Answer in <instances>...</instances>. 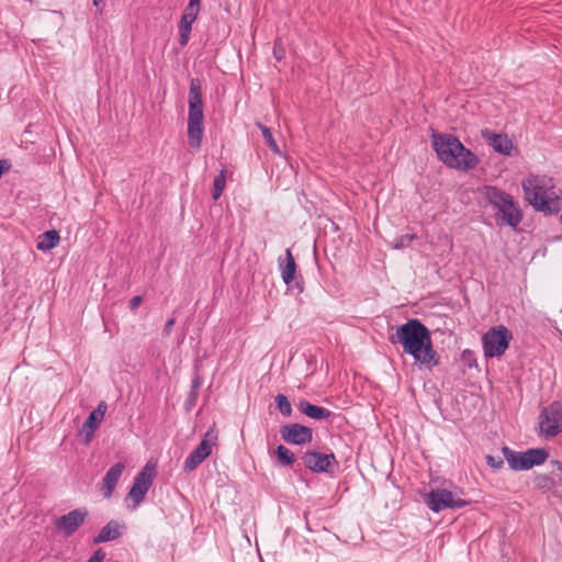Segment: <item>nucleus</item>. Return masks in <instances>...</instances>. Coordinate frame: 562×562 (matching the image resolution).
<instances>
[{"mask_svg": "<svg viewBox=\"0 0 562 562\" xmlns=\"http://www.w3.org/2000/svg\"><path fill=\"white\" fill-rule=\"evenodd\" d=\"M106 408L105 402H100L97 408L89 414L81 428V432L85 435V443H89L92 440L95 430L104 418Z\"/></svg>", "mask_w": 562, "mask_h": 562, "instance_id": "17", "label": "nucleus"}, {"mask_svg": "<svg viewBox=\"0 0 562 562\" xmlns=\"http://www.w3.org/2000/svg\"><path fill=\"white\" fill-rule=\"evenodd\" d=\"M512 331L505 325L490 328L482 337L483 352L486 358L501 357L509 347Z\"/></svg>", "mask_w": 562, "mask_h": 562, "instance_id": "7", "label": "nucleus"}, {"mask_svg": "<svg viewBox=\"0 0 562 562\" xmlns=\"http://www.w3.org/2000/svg\"><path fill=\"white\" fill-rule=\"evenodd\" d=\"M257 126L259 127V130L261 131V134H262V137L266 142V144L269 146V148L274 153V154H278L280 155L281 154V150L277 144V142L274 140L273 138V135L270 131L269 127H267L266 125L261 124V123H257Z\"/></svg>", "mask_w": 562, "mask_h": 562, "instance_id": "26", "label": "nucleus"}, {"mask_svg": "<svg viewBox=\"0 0 562 562\" xmlns=\"http://www.w3.org/2000/svg\"><path fill=\"white\" fill-rule=\"evenodd\" d=\"M203 102L202 88L198 78L190 81L189 88V115H188V144L193 149H199L203 138Z\"/></svg>", "mask_w": 562, "mask_h": 562, "instance_id": "5", "label": "nucleus"}, {"mask_svg": "<svg viewBox=\"0 0 562 562\" xmlns=\"http://www.w3.org/2000/svg\"><path fill=\"white\" fill-rule=\"evenodd\" d=\"M502 453L509 468L514 471H527L536 465L543 464L549 458V452L544 448H531L524 452L514 451L507 446L502 448Z\"/></svg>", "mask_w": 562, "mask_h": 562, "instance_id": "6", "label": "nucleus"}, {"mask_svg": "<svg viewBox=\"0 0 562 562\" xmlns=\"http://www.w3.org/2000/svg\"><path fill=\"white\" fill-rule=\"evenodd\" d=\"M175 323H176V318H170V319L165 324V327H164V330H162V333H164V335H165V336H169V335H170V333H171V330H172V327H173Z\"/></svg>", "mask_w": 562, "mask_h": 562, "instance_id": "36", "label": "nucleus"}, {"mask_svg": "<svg viewBox=\"0 0 562 562\" xmlns=\"http://www.w3.org/2000/svg\"><path fill=\"white\" fill-rule=\"evenodd\" d=\"M142 301H143V297L140 295H136V296L132 297L130 301V308L132 311H135L140 305Z\"/></svg>", "mask_w": 562, "mask_h": 562, "instance_id": "35", "label": "nucleus"}, {"mask_svg": "<svg viewBox=\"0 0 562 562\" xmlns=\"http://www.w3.org/2000/svg\"><path fill=\"white\" fill-rule=\"evenodd\" d=\"M482 193L487 204L495 211V222L498 226L516 228L520 224L524 214L512 194L495 186H484Z\"/></svg>", "mask_w": 562, "mask_h": 562, "instance_id": "4", "label": "nucleus"}, {"mask_svg": "<svg viewBox=\"0 0 562 562\" xmlns=\"http://www.w3.org/2000/svg\"><path fill=\"white\" fill-rule=\"evenodd\" d=\"M297 407L304 415L315 420L327 419L333 414L329 409L314 405L306 400H302Z\"/></svg>", "mask_w": 562, "mask_h": 562, "instance_id": "21", "label": "nucleus"}, {"mask_svg": "<svg viewBox=\"0 0 562 562\" xmlns=\"http://www.w3.org/2000/svg\"><path fill=\"white\" fill-rule=\"evenodd\" d=\"M425 503L434 513H440L445 509H460L469 505V502L457 497L456 494L446 488L431 490L426 495Z\"/></svg>", "mask_w": 562, "mask_h": 562, "instance_id": "9", "label": "nucleus"}, {"mask_svg": "<svg viewBox=\"0 0 562 562\" xmlns=\"http://www.w3.org/2000/svg\"><path fill=\"white\" fill-rule=\"evenodd\" d=\"M277 408L284 417H290L292 414V406L289 398L284 394H278L274 397Z\"/></svg>", "mask_w": 562, "mask_h": 562, "instance_id": "27", "label": "nucleus"}, {"mask_svg": "<svg viewBox=\"0 0 562 562\" xmlns=\"http://www.w3.org/2000/svg\"><path fill=\"white\" fill-rule=\"evenodd\" d=\"M274 453H276L278 463L282 467L293 465L296 460L295 454L283 445H279L277 447Z\"/></svg>", "mask_w": 562, "mask_h": 562, "instance_id": "23", "label": "nucleus"}, {"mask_svg": "<svg viewBox=\"0 0 562 562\" xmlns=\"http://www.w3.org/2000/svg\"><path fill=\"white\" fill-rule=\"evenodd\" d=\"M431 146L438 159L448 168L468 172L480 164L479 157L452 134L434 132Z\"/></svg>", "mask_w": 562, "mask_h": 562, "instance_id": "3", "label": "nucleus"}, {"mask_svg": "<svg viewBox=\"0 0 562 562\" xmlns=\"http://www.w3.org/2000/svg\"><path fill=\"white\" fill-rule=\"evenodd\" d=\"M105 558V552L102 549L95 550L87 562H102Z\"/></svg>", "mask_w": 562, "mask_h": 562, "instance_id": "34", "label": "nucleus"}, {"mask_svg": "<svg viewBox=\"0 0 562 562\" xmlns=\"http://www.w3.org/2000/svg\"><path fill=\"white\" fill-rule=\"evenodd\" d=\"M486 463L494 470H499L504 465V461L501 457L486 456Z\"/></svg>", "mask_w": 562, "mask_h": 562, "instance_id": "29", "label": "nucleus"}, {"mask_svg": "<svg viewBox=\"0 0 562 562\" xmlns=\"http://www.w3.org/2000/svg\"><path fill=\"white\" fill-rule=\"evenodd\" d=\"M462 360L468 364L469 368L477 366L474 352L469 349H465L462 352Z\"/></svg>", "mask_w": 562, "mask_h": 562, "instance_id": "30", "label": "nucleus"}, {"mask_svg": "<svg viewBox=\"0 0 562 562\" xmlns=\"http://www.w3.org/2000/svg\"><path fill=\"white\" fill-rule=\"evenodd\" d=\"M482 137L493 148L494 151L504 156L512 155L514 145L507 134H497L491 130L485 128L482 131Z\"/></svg>", "mask_w": 562, "mask_h": 562, "instance_id": "16", "label": "nucleus"}, {"mask_svg": "<svg viewBox=\"0 0 562 562\" xmlns=\"http://www.w3.org/2000/svg\"><path fill=\"white\" fill-rule=\"evenodd\" d=\"M392 345H401L420 370H432L440 364V356L434 349L429 328L417 318H411L396 327L389 336Z\"/></svg>", "mask_w": 562, "mask_h": 562, "instance_id": "1", "label": "nucleus"}, {"mask_svg": "<svg viewBox=\"0 0 562 562\" xmlns=\"http://www.w3.org/2000/svg\"><path fill=\"white\" fill-rule=\"evenodd\" d=\"M279 269L281 272L282 281L289 285L291 284L296 274V263L294 257L291 252V249L285 250V258H279Z\"/></svg>", "mask_w": 562, "mask_h": 562, "instance_id": "20", "label": "nucleus"}, {"mask_svg": "<svg viewBox=\"0 0 562 562\" xmlns=\"http://www.w3.org/2000/svg\"><path fill=\"white\" fill-rule=\"evenodd\" d=\"M552 464L560 471H562V462L559 460H553Z\"/></svg>", "mask_w": 562, "mask_h": 562, "instance_id": "37", "label": "nucleus"}, {"mask_svg": "<svg viewBox=\"0 0 562 562\" xmlns=\"http://www.w3.org/2000/svg\"><path fill=\"white\" fill-rule=\"evenodd\" d=\"M60 240V236L57 231L50 229L38 236L37 249L41 251H48L55 248Z\"/></svg>", "mask_w": 562, "mask_h": 562, "instance_id": "22", "label": "nucleus"}, {"mask_svg": "<svg viewBox=\"0 0 562 562\" xmlns=\"http://www.w3.org/2000/svg\"><path fill=\"white\" fill-rule=\"evenodd\" d=\"M198 397H199V393L198 392L189 391V394H188V396L186 398V402H184V407H186L187 411H191L193 408V406L196 403Z\"/></svg>", "mask_w": 562, "mask_h": 562, "instance_id": "31", "label": "nucleus"}, {"mask_svg": "<svg viewBox=\"0 0 562 562\" xmlns=\"http://www.w3.org/2000/svg\"><path fill=\"white\" fill-rule=\"evenodd\" d=\"M540 432L546 438H552L562 432V403L552 402L539 415Z\"/></svg>", "mask_w": 562, "mask_h": 562, "instance_id": "10", "label": "nucleus"}, {"mask_svg": "<svg viewBox=\"0 0 562 562\" xmlns=\"http://www.w3.org/2000/svg\"><path fill=\"white\" fill-rule=\"evenodd\" d=\"M525 200L544 215L558 214L562 207V190L546 175L529 173L521 181Z\"/></svg>", "mask_w": 562, "mask_h": 562, "instance_id": "2", "label": "nucleus"}, {"mask_svg": "<svg viewBox=\"0 0 562 562\" xmlns=\"http://www.w3.org/2000/svg\"><path fill=\"white\" fill-rule=\"evenodd\" d=\"M156 476V465L147 463L140 472L134 477V482L125 501L131 499L133 502L132 508L135 509L145 498L147 492L153 485Z\"/></svg>", "mask_w": 562, "mask_h": 562, "instance_id": "8", "label": "nucleus"}, {"mask_svg": "<svg viewBox=\"0 0 562 562\" xmlns=\"http://www.w3.org/2000/svg\"><path fill=\"white\" fill-rule=\"evenodd\" d=\"M280 435L286 443L295 446H304L313 440V429L297 423L282 425Z\"/></svg>", "mask_w": 562, "mask_h": 562, "instance_id": "13", "label": "nucleus"}, {"mask_svg": "<svg viewBox=\"0 0 562 562\" xmlns=\"http://www.w3.org/2000/svg\"><path fill=\"white\" fill-rule=\"evenodd\" d=\"M203 379L200 374H195L191 381L190 391L200 392V389L202 386Z\"/></svg>", "mask_w": 562, "mask_h": 562, "instance_id": "32", "label": "nucleus"}, {"mask_svg": "<svg viewBox=\"0 0 562 562\" xmlns=\"http://www.w3.org/2000/svg\"><path fill=\"white\" fill-rule=\"evenodd\" d=\"M125 469V464L123 462H117L113 464L105 473L102 480L101 492L104 498H111L115 486Z\"/></svg>", "mask_w": 562, "mask_h": 562, "instance_id": "18", "label": "nucleus"}, {"mask_svg": "<svg viewBox=\"0 0 562 562\" xmlns=\"http://www.w3.org/2000/svg\"><path fill=\"white\" fill-rule=\"evenodd\" d=\"M302 461L304 465L313 473H333L338 468L339 463L331 453H322L314 450H308L303 453Z\"/></svg>", "mask_w": 562, "mask_h": 562, "instance_id": "12", "label": "nucleus"}, {"mask_svg": "<svg viewBox=\"0 0 562 562\" xmlns=\"http://www.w3.org/2000/svg\"><path fill=\"white\" fill-rule=\"evenodd\" d=\"M216 440L217 434L213 429L207 430L201 442L184 460L183 471L192 472L195 470L212 453V447Z\"/></svg>", "mask_w": 562, "mask_h": 562, "instance_id": "11", "label": "nucleus"}, {"mask_svg": "<svg viewBox=\"0 0 562 562\" xmlns=\"http://www.w3.org/2000/svg\"><path fill=\"white\" fill-rule=\"evenodd\" d=\"M533 486L544 493L555 487V481L547 474H539L533 479Z\"/></svg>", "mask_w": 562, "mask_h": 562, "instance_id": "24", "label": "nucleus"}, {"mask_svg": "<svg viewBox=\"0 0 562 562\" xmlns=\"http://www.w3.org/2000/svg\"><path fill=\"white\" fill-rule=\"evenodd\" d=\"M93 1V5L94 7H99V4L103 1V0H92Z\"/></svg>", "mask_w": 562, "mask_h": 562, "instance_id": "38", "label": "nucleus"}, {"mask_svg": "<svg viewBox=\"0 0 562 562\" xmlns=\"http://www.w3.org/2000/svg\"><path fill=\"white\" fill-rule=\"evenodd\" d=\"M416 238L415 234H405L394 239V248L403 249L409 247L413 240Z\"/></svg>", "mask_w": 562, "mask_h": 562, "instance_id": "28", "label": "nucleus"}, {"mask_svg": "<svg viewBox=\"0 0 562 562\" xmlns=\"http://www.w3.org/2000/svg\"><path fill=\"white\" fill-rule=\"evenodd\" d=\"M273 56H274V58L278 61L282 60L283 57H284V50L281 47V44L279 43V41L274 42V45H273Z\"/></svg>", "mask_w": 562, "mask_h": 562, "instance_id": "33", "label": "nucleus"}, {"mask_svg": "<svg viewBox=\"0 0 562 562\" xmlns=\"http://www.w3.org/2000/svg\"><path fill=\"white\" fill-rule=\"evenodd\" d=\"M226 184V170L222 169L213 181V193L212 198L216 201L222 195Z\"/></svg>", "mask_w": 562, "mask_h": 562, "instance_id": "25", "label": "nucleus"}, {"mask_svg": "<svg viewBox=\"0 0 562 562\" xmlns=\"http://www.w3.org/2000/svg\"><path fill=\"white\" fill-rule=\"evenodd\" d=\"M200 1L201 0H189L188 5L182 13L179 23V44L182 47L189 43L192 24L200 12Z\"/></svg>", "mask_w": 562, "mask_h": 562, "instance_id": "15", "label": "nucleus"}, {"mask_svg": "<svg viewBox=\"0 0 562 562\" xmlns=\"http://www.w3.org/2000/svg\"><path fill=\"white\" fill-rule=\"evenodd\" d=\"M126 525L117 520H110L105 526L101 528L98 536L94 537V543H102L113 541L121 538L126 531Z\"/></svg>", "mask_w": 562, "mask_h": 562, "instance_id": "19", "label": "nucleus"}, {"mask_svg": "<svg viewBox=\"0 0 562 562\" xmlns=\"http://www.w3.org/2000/svg\"><path fill=\"white\" fill-rule=\"evenodd\" d=\"M88 517L86 508H76L66 515L55 519L54 526L57 531L63 532L66 537L72 536Z\"/></svg>", "mask_w": 562, "mask_h": 562, "instance_id": "14", "label": "nucleus"}]
</instances>
